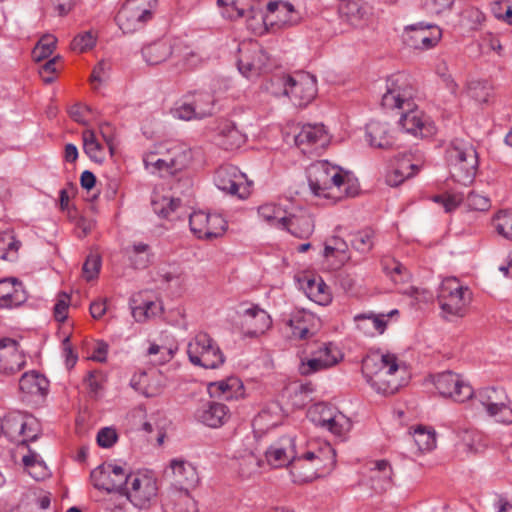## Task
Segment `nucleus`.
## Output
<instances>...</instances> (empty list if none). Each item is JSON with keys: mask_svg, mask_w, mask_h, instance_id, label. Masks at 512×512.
Masks as SVG:
<instances>
[{"mask_svg": "<svg viewBox=\"0 0 512 512\" xmlns=\"http://www.w3.org/2000/svg\"><path fill=\"white\" fill-rule=\"evenodd\" d=\"M468 292V287L461 285L455 277H451L442 281L437 299L440 301Z\"/></svg>", "mask_w": 512, "mask_h": 512, "instance_id": "nucleus-47", "label": "nucleus"}, {"mask_svg": "<svg viewBox=\"0 0 512 512\" xmlns=\"http://www.w3.org/2000/svg\"><path fill=\"white\" fill-rule=\"evenodd\" d=\"M433 201L441 204L445 212L449 213L454 211L464 201V194L456 192L436 195L433 197Z\"/></svg>", "mask_w": 512, "mask_h": 512, "instance_id": "nucleus-52", "label": "nucleus"}, {"mask_svg": "<svg viewBox=\"0 0 512 512\" xmlns=\"http://www.w3.org/2000/svg\"><path fill=\"white\" fill-rule=\"evenodd\" d=\"M340 353L332 343L322 344L317 351L313 353V357L302 361L300 373L302 375H310L315 372L327 369L338 362Z\"/></svg>", "mask_w": 512, "mask_h": 512, "instance_id": "nucleus-19", "label": "nucleus"}, {"mask_svg": "<svg viewBox=\"0 0 512 512\" xmlns=\"http://www.w3.org/2000/svg\"><path fill=\"white\" fill-rule=\"evenodd\" d=\"M242 388L241 381L237 377H229L208 385V393L211 397L230 400L238 397V390Z\"/></svg>", "mask_w": 512, "mask_h": 512, "instance_id": "nucleus-33", "label": "nucleus"}, {"mask_svg": "<svg viewBox=\"0 0 512 512\" xmlns=\"http://www.w3.org/2000/svg\"><path fill=\"white\" fill-rule=\"evenodd\" d=\"M382 106L387 109H401L399 124L408 133L426 136L430 132L422 118V112L413 102V89L404 74H397L387 79V90L382 96Z\"/></svg>", "mask_w": 512, "mask_h": 512, "instance_id": "nucleus-1", "label": "nucleus"}, {"mask_svg": "<svg viewBox=\"0 0 512 512\" xmlns=\"http://www.w3.org/2000/svg\"><path fill=\"white\" fill-rule=\"evenodd\" d=\"M288 96L296 106H306L317 94L316 77L308 72H297L279 78Z\"/></svg>", "mask_w": 512, "mask_h": 512, "instance_id": "nucleus-8", "label": "nucleus"}, {"mask_svg": "<svg viewBox=\"0 0 512 512\" xmlns=\"http://www.w3.org/2000/svg\"><path fill=\"white\" fill-rule=\"evenodd\" d=\"M226 225V221L219 214L198 211L189 215L190 230L199 239H212L221 236L226 230Z\"/></svg>", "mask_w": 512, "mask_h": 512, "instance_id": "nucleus-16", "label": "nucleus"}, {"mask_svg": "<svg viewBox=\"0 0 512 512\" xmlns=\"http://www.w3.org/2000/svg\"><path fill=\"white\" fill-rule=\"evenodd\" d=\"M27 297L22 282L17 278H5L0 280V301L3 307L19 306Z\"/></svg>", "mask_w": 512, "mask_h": 512, "instance_id": "nucleus-26", "label": "nucleus"}, {"mask_svg": "<svg viewBox=\"0 0 512 512\" xmlns=\"http://www.w3.org/2000/svg\"><path fill=\"white\" fill-rule=\"evenodd\" d=\"M160 354L161 356L155 360L157 364H163L172 358V351L164 346H159L155 343L151 344L148 348V355L155 356Z\"/></svg>", "mask_w": 512, "mask_h": 512, "instance_id": "nucleus-63", "label": "nucleus"}, {"mask_svg": "<svg viewBox=\"0 0 512 512\" xmlns=\"http://www.w3.org/2000/svg\"><path fill=\"white\" fill-rule=\"evenodd\" d=\"M303 289L311 300L320 305L328 304L331 301L328 287L321 278L307 279Z\"/></svg>", "mask_w": 512, "mask_h": 512, "instance_id": "nucleus-41", "label": "nucleus"}, {"mask_svg": "<svg viewBox=\"0 0 512 512\" xmlns=\"http://www.w3.org/2000/svg\"><path fill=\"white\" fill-rule=\"evenodd\" d=\"M268 14L263 18L267 23L270 17L275 15V23L280 26H292L298 22V16L291 3L285 1H271L267 4Z\"/></svg>", "mask_w": 512, "mask_h": 512, "instance_id": "nucleus-29", "label": "nucleus"}, {"mask_svg": "<svg viewBox=\"0 0 512 512\" xmlns=\"http://www.w3.org/2000/svg\"><path fill=\"white\" fill-rule=\"evenodd\" d=\"M466 206L472 211H487L490 208V200L486 196L471 191L464 196Z\"/></svg>", "mask_w": 512, "mask_h": 512, "instance_id": "nucleus-54", "label": "nucleus"}, {"mask_svg": "<svg viewBox=\"0 0 512 512\" xmlns=\"http://www.w3.org/2000/svg\"><path fill=\"white\" fill-rule=\"evenodd\" d=\"M57 39L53 35H44L40 38L32 51V57L36 62L48 58L56 48Z\"/></svg>", "mask_w": 512, "mask_h": 512, "instance_id": "nucleus-45", "label": "nucleus"}, {"mask_svg": "<svg viewBox=\"0 0 512 512\" xmlns=\"http://www.w3.org/2000/svg\"><path fill=\"white\" fill-rule=\"evenodd\" d=\"M398 370L397 357L393 354H373L362 361V374L366 382L381 394H394L399 390Z\"/></svg>", "mask_w": 512, "mask_h": 512, "instance_id": "nucleus-3", "label": "nucleus"}, {"mask_svg": "<svg viewBox=\"0 0 512 512\" xmlns=\"http://www.w3.org/2000/svg\"><path fill=\"white\" fill-rule=\"evenodd\" d=\"M157 0H126L116 15V22L125 34L134 33L152 18Z\"/></svg>", "mask_w": 512, "mask_h": 512, "instance_id": "nucleus-6", "label": "nucleus"}, {"mask_svg": "<svg viewBox=\"0 0 512 512\" xmlns=\"http://www.w3.org/2000/svg\"><path fill=\"white\" fill-rule=\"evenodd\" d=\"M96 43L95 37L90 31L80 33L71 42V49L77 52H84L92 48Z\"/></svg>", "mask_w": 512, "mask_h": 512, "instance_id": "nucleus-56", "label": "nucleus"}, {"mask_svg": "<svg viewBox=\"0 0 512 512\" xmlns=\"http://www.w3.org/2000/svg\"><path fill=\"white\" fill-rule=\"evenodd\" d=\"M414 441L420 451H431L436 447L435 432L419 427L414 432Z\"/></svg>", "mask_w": 512, "mask_h": 512, "instance_id": "nucleus-50", "label": "nucleus"}, {"mask_svg": "<svg viewBox=\"0 0 512 512\" xmlns=\"http://www.w3.org/2000/svg\"><path fill=\"white\" fill-rule=\"evenodd\" d=\"M49 386V380L36 371L24 373L19 380L21 392L38 399H44L47 396Z\"/></svg>", "mask_w": 512, "mask_h": 512, "instance_id": "nucleus-23", "label": "nucleus"}, {"mask_svg": "<svg viewBox=\"0 0 512 512\" xmlns=\"http://www.w3.org/2000/svg\"><path fill=\"white\" fill-rule=\"evenodd\" d=\"M351 422L349 418H347L341 412H335L332 418H330V423H328L324 429H327L332 434L338 437H344L351 429Z\"/></svg>", "mask_w": 512, "mask_h": 512, "instance_id": "nucleus-49", "label": "nucleus"}, {"mask_svg": "<svg viewBox=\"0 0 512 512\" xmlns=\"http://www.w3.org/2000/svg\"><path fill=\"white\" fill-rule=\"evenodd\" d=\"M18 243L9 234H0V259H6L9 250H17Z\"/></svg>", "mask_w": 512, "mask_h": 512, "instance_id": "nucleus-64", "label": "nucleus"}, {"mask_svg": "<svg viewBox=\"0 0 512 512\" xmlns=\"http://www.w3.org/2000/svg\"><path fill=\"white\" fill-rule=\"evenodd\" d=\"M179 198H169L162 196L152 201L154 212L162 218H170L171 215L180 207Z\"/></svg>", "mask_w": 512, "mask_h": 512, "instance_id": "nucleus-46", "label": "nucleus"}, {"mask_svg": "<svg viewBox=\"0 0 512 512\" xmlns=\"http://www.w3.org/2000/svg\"><path fill=\"white\" fill-rule=\"evenodd\" d=\"M442 30L434 24L419 22L405 28L404 42L413 49L428 50L437 45Z\"/></svg>", "mask_w": 512, "mask_h": 512, "instance_id": "nucleus-15", "label": "nucleus"}, {"mask_svg": "<svg viewBox=\"0 0 512 512\" xmlns=\"http://www.w3.org/2000/svg\"><path fill=\"white\" fill-rule=\"evenodd\" d=\"M155 157V154H151L144 159L145 166L150 169L151 173L159 172L163 176L162 173L166 172L169 175H174L184 167V164L176 157L169 160L155 159Z\"/></svg>", "mask_w": 512, "mask_h": 512, "instance_id": "nucleus-35", "label": "nucleus"}, {"mask_svg": "<svg viewBox=\"0 0 512 512\" xmlns=\"http://www.w3.org/2000/svg\"><path fill=\"white\" fill-rule=\"evenodd\" d=\"M327 141L328 135L323 124H306L295 136L297 146H323Z\"/></svg>", "mask_w": 512, "mask_h": 512, "instance_id": "nucleus-32", "label": "nucleus"}, {"mask_svg": "<svg viewBox=\"0 0 512 512\" xmlns=\"http://www.w3.org/2000/svg\"><path fill=\"white\" fill-rule=\"evenodd\" d=\"M470 301V292L462 293L455 297H451L448 299H443L438 301L442 313L445 318L449 317H463L465 313V308Z\"/></svg>", "mask_w": 512, "mask_h": 512, "instance_id": "nucleus-37", "label": "nucleus"}, {"mask_svg": "<svg viewBox=\"0 0 512 512\" xmlns=\"http://www.w3.org/2000/svg\"><path fill=\"white\" fill-rule=\"evenodd\" d=\"M195 418L207 427L219 428L230 418V410L223 403L206 401L197 408Z\"/></svg>", "mask_w": 512, "mask_h": 512, "instance_id": "nucleus-20", "label": "nucleus"}, {"mask_svg": "<svg viewBox=\"0 0 512 512\" xmlns=\"http://www.w3.org/2000/svg\"><path fill=\"white\" fill-rule=\"evenodd\" d=\"M35 424V419L20 411H10L0 420L1 433L13 442L27 444L37 440V434L27 433Z\"/></svg>", "mask_w": 512, "mask_h": 512, "instance_id": "nucleus-12", "label": "nucleus"}, {"mask_svg": "<svg viewBox=\"0 0 512 512\" xmlns=\"http://www.w3.org/2000/svg\"><path fill=\"white\" fill-rule=\"evenodd\" d=\"M494 227L499 235L512 240V210H501L494 217Z\"/></svg>", "mask_w": 512, "mask_h": 512, "instance_id": "nucleus-48", "label": "nucleus"}, {"mask_svg": "<svg viewBox=\"0 0 512 512\" xmlns=\"http://www.w3.org/2000/svg\"><path fill=\"white\" fill-rule=\"evenodd\" d=\"M424 6L431 12L440 14L452 8L455 0H422Z\"/></svg>", "mask_w": 512, "mask_h": 512, "instance_id": "nucleus-61", "label": "nucleus"}, {"mask_svg": "<svg viewBox=\"0 0 512 512\" xmlns=\"http://www.w3.org/2000/svg\"><path fill=\"white\" fill-rule=\"evenodd\" d=\"M175 481L182 486L193 487L198 483L199 477L196 468L185 460L173 459L170 462Z\"/></svg>", "mask_w": 512, "mask_h": 512, "instance_id": "nucleus-34", "label": "nucleus"}, {"mask_svg": "<svg viewBox=\"0 0 512 512\" xmlns=\"http://www.w3.org/2000/svg\"><path fill=\"white\" fill-rule=\"evenodd\" d=\"M471 399L475 408L482 407L497 422L512 423V402L503 388H482L474 393Z\"/></svg>", "mask_w": 512, "mask_h": 512, "instance_id": "nucleus-5", "label": "nucleus"}, {"mask_svg": "<svg viewBox=\"0 0 512 512\" xmlns=\"http://www.w3.org/2000/svg\"><path fill=\"white\" fill-rule=\"evenodd\" d=\"M69 304L70 296L65 292L59 293L54 305V317L56 321L64 322L67 319Z\"/></svg>", "mask_w": 512, "mask_h": 512, "instance_id": "nucleus-57", "label": "nucleus"}, {"mask_svg": "<svg viewBox=\"0 0 512 512\" xmlns=\"http://www.w3.org/2000/svg\"><path fill=\"white\" fill-rule=\"evenodd\" d=\"M83 148L86 155L96 163L105 160V147L99 142L93 130H85L82 134Z\"/></svg>", "mask_w": 512, "mask_h": 512, "instance_id": "nucleus-39", "label": "nucleus"}, {"mask_svg": "<svg viewBox=\"0 0 512 512\" xmlns=\"http://www.w3.org/2000/svg\"><path fill=\"white\" fill-rule=\"evenodd\" d=\"M117 440V433L114 429L105 427L97 434V443L100 447L110 448Z\"/></svg>", "mask_w": 512, "mask_h": 512, "instance_id": "nucleus-59", "label": "nucleus"}, {"mask_svg": "<svg viewBox=\"0 0 512 512\" xmlns=\"http://www.w3.org/2000/svg\"><path fill=\"white\" fill-rule=\"evenodd\" d=\"M304 461L310 462L311 467L313 468V471H315V465L318 464V457L310 447L302 455L299 456L297 454V458H296L295 462H293V465H292V474L294 476H298L302 481H303V476L305 474H302L299 470L302 468V463Z\"/></svg>", "mask_w": 512, "mask_h": 512, "instance_id": "nucleus-55", "label": "nucleus"}, {"mask_svg": "<svg viewBox=\"0 0 512 512\" xmlns=\"http://www.w3.org/2000/svg\"><path fill=\"white\" fill-rule=\"evenodd\" d=\"M446 159L457 181L466 183L473 180L478 168V154L469 141L453 139L446 149Z\"/></svg>", "mask_w": 512, "mask_h": 512, "instance_id": "nucleus-4", "label": "nucleus"}, {"mask_svg": "<svg viewBox=\"0 0 512 512\" xmlns=\"http://www.w3.org/2000/svg\"><path fill=\"white\" fill-rule=\"evenodd\" d=\"M26 364L25 355L19 350V344L12 338L0 339V373L13 375Z\"/></svg>", "mask_w": 512, "mask_h": 512, "instance_id": "nucleus-18", "label": "nucleus"}, {"mask_svg": "<svg viewBox=\"0 0 512 512\" xmlns=\"http://www.w3.org/2000/svg\"><path fill=\"white\" fill-rule=\"evenodd\" d=\"M130 474L117 464L106 463L98 466L90 473L93 486L108 493H121L129 480Z\"/></svg>", "mask_w": 512, "mask_h": 512, "instance_id": "nucleus-11", "label": "nucleus"}, {"mask_svg": "<svg viewBox=\"0 0 512 512\" xmlns=\"http://www.w3.org/2000/svg\"><path fill=\"white\" fill-rule=\"evenodd\" d=\"M268 61L267 52L258 42L245 43L239 47L237 65L240 73L245 77L258 75L267 67Z\"/></svg>", "mask_w": 512, "mask_h": 512, "instance_id": "nucleus-14", "label": "nucleus"}, {"mask_svg": "<svg viewBox=\"0 0 512 512\" xmlns=\"http://www.w3.org/2000/svg\"><path fill=\"white\" fill-rule=\"evenodd\" d=\"M287 211L276 204H263L258 207L259 217L271 227L280 229L284 225L285 215Z\"/></svg>", "mask_w": 512, "mask_h": 512, "instance_id": "nucleus-42", "label": "nucleus"}, {"mask_svg": "<svg viewBox=\"0 0 512 512\" xmlns=\"http://www.w3.org/2000/svg\"><path fill=\"white\" fill-rule=\"evenodd\" d=\"M173 54V44L169 39L155 41L142 49V55L149 65L165 62Z\"/></svg>", "mask_w": 512, "mask_h": 512, "instance_id": "nucleus-31", "label": "nucleus"}, {"mask_svg": "<svg viewBox=\"0 0 512 512\" xmlns=\"http://www.w3.org/2000/svg\"><path fill=\"white\" fill-rule=\"evenodd\" d=\"M259 466V460L252 453H249L247 456L243 457L240 462V473L243 476H249L257 472Z\"/></svg>", "mask_w": 512, "mask_h": 512, "instance_id": "nucleus-60", "label": "nucleus"}, {"mask_svg": "<svg viewBox=\"0 0 512 512\" xmlns=\"http://www.w3.org/2000/svg\"><path fill=\"white\" fill-rule=\"evenodd\" d=\"M157 482L151 476L131 474L122 491L128 500L137 508H148L157 496Z\"/></svg>", "mask_w": 512, "mask_h": 512, "instance_id": "nucleus-9", "label": "nucleus"}, {"mask_svg": "<svg viewBox=\"0 0 512 512\" xmlns=\"http://www.w3.org/2000/svg\"><path fill=\"white\" fill-rule=\"evenodd\" d=\"M318 321L313 313L301 310L294 312L286 324L291 330V336L302 340L314 334L312 328Z\"/></svg>", "mask_w": 512, "mask_h": 512, "instance_id": "nucleus-25", "label": "nucleus"}, {"mask_svg": "<svg viewBox=\"0 0 512 512\" xmlns=\"http://www.w3.org/2000/svg\"><path fill=\"white\" fill-rule=\"evenodd\" d=\"M214 183L219 190L240 199H246L250 195L251 183L234 165L220 166L215 172Z\"/></svg>", "mask_w": 512, "mask_h": 512, "instance_id": "nucleus-10", "label": "nucleus"}, {"mask_svg": "<svg viewBox=\"0 0 512 512\" xmlns=\"http://www.w3.org/2000/svg\"><path fill=\"white\" fill-rule=\"evenodd\" d=\"M433 383L440 395L451 398L455 402H465L471 399L474 394L470 384L465 382L459 374L452 371L437 374Z\"/></svg>", "mask_w": 512, "mask_h": 512, "instance_id": "nucleus-13", "label": "nucleus"}, {"mask_svg": "<svg viewBox=\"0 0 512 512\" xmlns=\"http://www.w3.org/2000/svg\"><path fill=\"white\" fill-rule=\"evenodd\" d=\"M173 115L174 117L185 121L198 119V115L189 95L185 96L174 108Z\"/></svg>", "mask_w": 512, "mask_h": 512, "instance_id": "nucleus-51", "label": "nucleus"}, {"mask_svg": "<svg viewBox=\"0 0 512 512\" xmlns=\"http://www.w3.org/2000/svg\"><path fill=\"white\" fill-rule=\"evenodd\" d=\"M366 137L372 147L389 149L394 145L390 129L386 123L371 121L366 125Z\"/></svg>", "mask_w": 512, "mask_h": 512, "instance_id": "nucleus-30", "label": "nucleus"}, {"mask_svg": "<svg viewBox=\"0 0 512 512\" xmlns=\"http://www.w3.org/2000/svg\"><path fill=\"white\" fill-rule=\"evenodd\" d=\"M101 268V257L97 253H90L82 267L83 276L87 281L95 279Z\"/></svg>", "mask_w": 512, "mask_h": 512, "instance_id": "nucleus-53", "label": "nucleus"}, {"mask_svg": "<svg viewBox=\"0 0 512 512\" xmlns=\"http://www.w3.org/2000/svg\"><path fill=\"white\" fill-rule=\"evenodd\" d=\"M126 253L130 264L135 269H144L152 261V253L148 244L139 242L127 248Z\"/></svg>", "mask_w": 512, "mask_h": 512, "instance_id": "nucleus-38", "label": "nucleus"}, {"mask_svg": "<svg viewBox=\"0 0 512 512\" xmlns=\"http://www.w3.org/2000/svg\"><path fill=\"white\" fill-rule=\"evenodd\" d=\"M187 354L191 363L206 369L218 368L225 361L218 344L204 332L198 333L188 343Z\"/></svg>", "mask_w": 512, "mask_h": 512, "instance_id": "nucleus-7", "label": "nucleus"}, {"mask_svg": "<svg viewBox=\"0 0 512 512\" xmlns=\"http://www.w3.org/2000/svg\"><path fill=\"white\" fill-rule=\"evenodd\" d=\"M219 6H231L237 12L238 17L250 16L254 14V9L244 0H217Z\"/></svg>", "mask_w": 512, "mask_h": 512, "instance_id": "nucleus-58", "label": "nucleus"}, {"mask_svg": "<svg viewBox=\"0 0 512 512\" xmlns=\"http://www.w3.org/2000/svg\"><path fill=\"white\" fill-rule=\"evenodd\" d=\"M309 447L317 455L318 464L315 465V471L303 476L305 482L313 480L320 472L331 470L336 462V452L329 443L317 442L310 444Z\"/></svg>", "mask_w": 512, "mask_h": 512, "instance_id": "nucleus-24", "label": "nucleus"}, {"mask_svg": "<svg viewBox=\"0 0 512 512\" xmlns=\"http://www.w3.org/2000/svg\"><path fill=\"white\" fill-rule=\"evenodd\" d=\"M371 481L377 491H384L391 486L392 468L387 460H378L371 468Z\"/></svg>", "mask_w": 512, "mask_h": 512, "instance_id": "nucleus-36", "label": "nucleus"}, {"mask_svg": "<svg viewBox=\"0 0 512 512\" xmlns=\"http://www.w3.org/2000/svg\"><path fill=\"white\" fill-rule=\"evenodd\" d=\"M268 464L274 468L290 466L297 458L295 439L283 436L273 443L265 452Z\"/></svg>", "mask_w": 512, "mask_h": 512, "instance_id": "nucleus-17", "label": "nucleus"}, {"mask_svg": "<svg viewBox=\"0 0 512 512\" xmlns=\"http://www.w3.org/2000/svg\"><path fill=\"white\" fill-rule=\"evenodd\" d=\"M350 236L352 248L360 254H368L375 245V231L370 227L351 233Z\"/></svg>", "mask_w": 512, "mask_h": 512, "instance_id": "nucleus-40", "label": "nucleus"}, {"mask_svg": "<svg viewBox=\"0 0 512 512\" xmlns=\"http://www.w3.org/2000/svg\"><path fill=\"white\" fill-rule=\"evenodd\" d=\"M333 407L326 403L320 402L312 405L307 411L308 419L316 426L325 428L330 423V418L335 414Z\"/></svg>", "mask_w": 512, "mask_h": 512, "instance_id": "nucleus-43", "label": "nucleus"}, {"mask_svg": "<svg viewBox=\"0 0 512 512\" xmlns=\"http://www.w3.org/2000/svg\"><path fill=\"white\" fill-rule=\"evenodd\" d=\"M353 320L356 328L366 336H374L376 333L383 334L387 328L385 314L360 313L356 314Z\"/></svg>", "mask_w": 512, "mask_h": 512, "instance_id": "nucleus-28", "label": "nucleus"}, {"mask_svg": "<svg viewBox=\"0 0 512 512\" xmlns=\"http://www.w3.org/2000/svg\"><path fill=\"white\" fill-rule=\"evenodd\" d=\"M307 180L312 194L317 197L329 198L332 189L347 197H354L359 191L358 180L351 172L327 160L312 163L307 169Z\"/></svg>", "mask_w": 512, "mask_h": 512, "instance_id": "nucleus-2", "label": "nucleus"}, {"mask_svg": "<svg viewBox=\"0 0 512 512\" xmlns=\"http://www.w3.org/2000/svg\"><path fill=\"white\" fill-rule=\"evenodd\" d=\"M396 169L401 170L402 174L407 179H409L418 173V171L420 170V166L413 164L411 162L410 157L405 156V157L401 158L400 160H398Z\"/></svg>", "mask_w": 512, "mask_h": 512, "instance_id": "nucleus-62", "label": "nucleus"}, {"mask_svg": "<svg viewBox=\"0 0 512 512\" xmlns=\"http://www.w3.org/2000/svg\"><path fill=\"white\" fill-rule=\"evenodd\" d=\"M198 115V119L207 117L212 114L214 108L213 96L208 92H198L189 95Z\"/></svg>", "mask_w": 512, "mask_h": 512, "instance_id": "nucleus-44", "label": "nucleus"}, {"mask_svg": "<svg viewBox=\"0 0 512 512\" xmlns=\"http://www.w3.org/2000/svg\"><path fill=\"white\" fill-rule=\"evenodd\" d=\"M243 326L246 327L245 334L249 337L262 335L271 327L270 315L260 307L254 305L243 311Z\"/></svg>", "mask_w": 512, "mask_h": 512, "instance_id": "nucleus-22", "label": "nucleus"}, {"mask_svg": "<svg viewBox=\"0 0 512 512\" xmlns=\"http://www.w3.org/2000/svg\"><path fill=\"white\" fill-rule=\"evenodd\" d=\"M217 130L218 143L225 150L239 148L246 141V136L230 120H222Z\"/></svg>", "mask_w": 512, "mask_h": 512, "instance_id": "nucleus-27", "label": "nucleus"}, {"mask_svg": "<svg viewBox=\"0 0 512 512\" xmlns=\"http://www.w3.org/2000/svg\"><path fill=\"white\" fill-rule=\"evenodd\" d=\"M283 222L284 225H281L280 229L299 239L309 238L314 231V220L303 209H299L297 213L287 212Z\"/></svg>", "mask_w": 512, "mask_h": 512, "instance_id": "nucleus-21", "label": "nucleus"}]
</instances>
